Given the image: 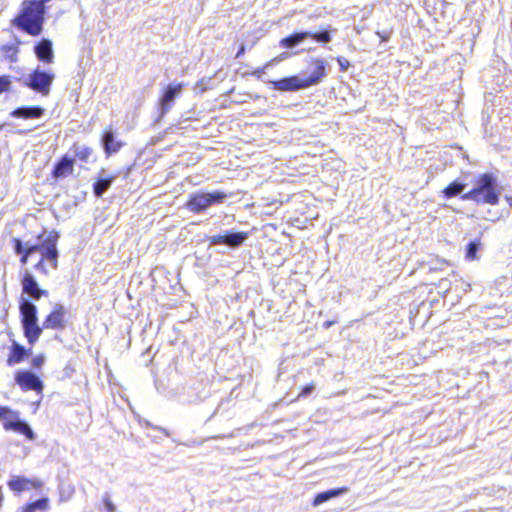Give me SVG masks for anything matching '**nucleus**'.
Segmentation results:
<instances>
[{
    "instance_id": "5",
    "label": "nucleus",
    "mask_w": 512,
    "mask_h": 512,
    "mask_svg": "<svg viewBox=\"0 0 512 512\" xmlns=\"http://www.w3.org/2000/svg\"><path fill=\"white\" fill-rule=\"evenodd\" d=\"M227 197L228 194L222 191L193 194L187 202V207L189 210L199 213L212 205L223 203Z\"/></svg>"
},
{
    "instance_id": "31",
    "label": "nucleus",
    "mask_w": 512,
    "mask_h": 512,
    "mask_svg": "<svg viewBox=\"0 0 512 512\" xmlns=\"http://www.w3.org/2000/svg\"><path fill=\"white\" fill-rule=\"evenodd\" d=\"M103 502L107 512H116V506L111 502L107 494L104 496Z\"/></svg>"
},
{
    "instance_id": "24",
    "label": "nucleus",
    "mask_w": 512,
    "mask_h": 512,
    "mask_svg": "<svg viewBox=\"0 0 512 512\" xmlns=\"http://www.w3.org/2000/svg\"><path fill=\"white\" fill-rule=\"evenodd\" d=\"M465 187L466 185L464 183L457 180L453 181L443 190L444 197L449 199L458 196L463 193Z\"/></svg>"
},
{
    "instance_id": "12",
    "label": "nucleus",
    "mask_w": 512,
    "mask_h": 512,
    "mask_svg": "<svg viewBox=\"0 0 512 512\" xmlns=\"http://www.w3.org/2000/svg\"><path fill=\"white\" fill-rule=\"evenodd\" d=\"M273 86L278 91H297L307 88L304 77L297 75L274 81Z\"/></svg>"
},
{
    "instance_id": "27",
    "label": "nucleus",
    "mask_w": 512,
    "mask_h": 512,
    "mask_svg": "<svg viewBox=\"0 0 512 512\" xmlns=\"http://www.w3.org/2000/svg\"><path fill=\"white\" fill-rule=\"evenodd\" d=\"M48 266L50 267V265L47 262V258L44 257L43 255H40V259L34 265V268L39 273H41V274H43L45 276H48L49 275V270L47 268Z\"/></svg>"
},
{
    "instance_id": "32",
    "label": "nucleus",
    "mask_w": 512,
    "mask_h": 512,
    "mask_svg": "<svg viewBox=\"0 0 512 512\" xmlns=\"http://www.w3.org/2000/svg\"><path fill=\"white\" fill-rule=\"evenodd\" d=\"M45 362V358L42 355H38L32 359V365L35 368H40Z\"/></svg>"
},
{
    "instance_id": "33",
    "label": "nucleus",
    "mask_w": 512,
    "mask_h": 512,
    "mask_svg": "<svg viewBox=\"0 0 512 512\" xmlns=\"http://www.w3.org/2000/svg\"><path fill=\"white\" fill-rule=\"evenodd\" d=\"M314 389H315V386L313 384H309L302 389L299 396L307 397L314 391Z\"/></svg>"
},
{
    "instance_id": "40",
    "label": "nucleus",
    "mask_w": 512,
    "mask_h": 512,
    "mask_svg": "<svg viewBox=\"0 0 512 512\" xmlns=\"http://www.w3.org/2000/svg\"><path fill=\"white\" fill-rule=\"evenodd\" d=\"M242 53H244V47L242 46L237 53V57H239Z\"/></svg>"
},
{
    "instance_id": "29",
    "label": "nucleus",
    "mask_w": 512,
    "mask_h": 512,
    "mask_svg": "<svg viewBox=\"0 0 512 512\" xmlns=\"http://www.w3.org/2000/svg\"><path fill=\"white\" fill-rule=\"evenodd\" d=\"M34 507L39 511H47L49 508V500L48 498H41L37 501L32 502Z\"/></svg>"
},
{
    "instance_id": "18",
    "label": "nucleus",
    "mask_w": 512,
    "mask_h": 512,
    "mask_svg": "<svg viewBox=\"0 0 512 512\" xmlns=\"http://www.w3.org/2000/svg\"><path fill=\"white\" fill-rule=\"evenodd\" d=\"M30 353L31 350H27L20 344L13 342L7 359V364L9 366H14L22 362L25 358H27L30 355Z\"/></svg>"
},
{
    "instance_id": "13",
    "label": "nucleus",
    "mask_w": 512,
    "mask_h": 512,
    "mask_svg": "<svg viewBox=\"0 0 512 512\" xmlns=\"http://www.w3.org/2000/svg\"><path fill=\"white\" fill-rule=\"evenodd\" d=\"M34 53L37 59L46 64L54 62V51L52 42L49 39L43 38L34 46Z\"/></svg>"
},
{
    "instance_id": "20",
    "label": "nucleus",
    "mask_w": 512,
    "mask_h": 512,
    "mask_svg": "<svg viewBox=\"0 0 512 512\" xmlns=\"http://www.w3.org/2000/svg\"><path fill=\"white\" fill-rule=\"evenodd\" d=\"M73 159L64 156L54 167L53 176L55 178H63L73 172Z\"/></svg>"
},
{
    "instance_id": "16",
    "label": "nucleus",
    "mask_w": 512,
    "mask_h": 512,
    "mask_svg": "<svg viewBox=\"0 0 512 512\" xmlns=\"http://www.w3.org/2000/svg\"><path fill=\"white\" fill-rule=\"evenodd\" d=\"M64 307L60 304L55 305L54 310L47 316L44 321L45 328H63L64 323Z\"/></svg>"
},
{
    "instance_id": "17",
    "label": "nucleus",
    "mask_w": 512,
    "mask_h": 512,
    "mask_svg": "<svg viewBox=\"0 0 512 512\" xmlns=\"http://www.w3.org/2000/svg\"><path fill=\"white\" fill-rule=\"evenodd\" d=\"M4 428L6 430H13L18 433L25 435L29 440L35 439V434L29 424L20 419L10 420L4 423Z\"/></svg>"
},
{
    "instance_id": "21",
    "label": "nucleus",
    "mask_w": 512,
    "mask_h": 512,
    "mask_svg": "<svg viewBox=\"0 0 512 512\" xmlns=\"http://www.w3.org/2000/svg\"><path fill=\"white\" fill-rule=\"evenodd\" d=\"M311 35V32L305 31V32H296L293 33L280 41V46L283 48L291 49L296 47L298 44L302 43L304 40L309 38Z\"/></svg>"
},
{
    "instance_id": "30",
    "label": "nucleus",
    "mask_w": 512,
    "mask_h": 512,
    "mask_svg": "<svg viewBox=\"0 0 512 512\" xmlns=\"http://www.w3.org/2000/svg\"><path fill=\"white\" fill-rule=\"evenodd\" d=\"M11 85V81L8 76H0V94L8 91Z\"/></svg>"
},
{
    "instance_id": "8",
    "label": "nucleus",
    "mask_w": 512,
    "mask_h": 512,
    "mask_svg": "<svg viewBox=\"0 0 512 512\" xmlns=\"http://www.w3.org/2000/svg\"><path fill=\"white\" fill-rule=\"evenodd\" d=\"M248 238L245 232L227 231L225 234L213 235L208 238L211 245L224 244L231 248H237Z\"/></svg>"
},
{
    "instance_id": "19",
    "label": "nucleus",
    "mask_w": 512,
    "mask_h": 512,
    "mask_svg": "<svg viewBox=\"0 0 512 512\" xmlns=\"http://www.w3.org/2000/svg\"><path fill=\"white\" fill-rule=\"evenodd\" d=\"M348 490L349 489L347 487H340V488H335V489L327 490L324 492H320L315 496V498L313 500V506L314 507L319 506L320 504L327 502L330 499L344 495L348 492Z\"/></svg>"
},
{
    "instance_id": "28",
    "label": "nucleus",
    "mask_w": 512,
    "mask_h": 512,
    "mask_svg": "<svg viewBox=\"0 0 512 512\" xmlns=\"http://www.w3.org/2000/svg\"><path fill=\"white\" fill-rule=\"evenodd\" d=\"M309 38H313L314 40H316L317 42H320V43H328L331 41V35L328 30H324V31L316 32V33L311 32V35Z\"/></svg>"
},
{
    "instance_id": "36",
    "label": "nucleus",
    "mask_w": 512,
    "mask_h": 512,
    "mask_svg": "<svg viewBox=\"0 0 512 512\" xmlns=\"http://www.w3.org/2000/svg\"><path fill=\"white\" fill-rule=\"evenodd\" d=\"M338 63L343 70H346L347 67L349 66V61L342 57L338 58Z\"/></svg>"
},
{
    "instance_id": "26",
    "label": "nucleus",
    "mask_w": 512,
    "mask_h": 512,
    "mask_svg": "<svg viewBox=\"0 0 512 512\" xmlns=\"http://www.w3.org/2000/svg\"><path fill=\"white\" fill-rule=\"evenodd\" d=\"M480 240H473L471 242L468 243L467 245V248H466V258L468 260H475L477 259V252L480 248Z\"/></svg>"
},
{
    "instance_id": "35",
    "label": "nucleus",
    "mask_w": 512,
    "mask_h": 512,
    "mask_svg": "<svg viewBox=\"0 0 512 512\" xmlns=\"http://www.w3.org/2000/svg\"><path fill=\"white\" fill-rule=\"evenodd\" d=\"M377 35L381 38L382 41H387V40H389V38L391 36V32L390 31L377 32Z\"/></svg>"
},
{
    "instance_id": "3",
    "label": "nucleus",
    "mask_w": 512,
    "mask_h": 512,
    "mask_svg": "<svg viewBox=\"0 0 512 512\" xmlns=\"http://www.w3.org/2000/svg\"><path fill=\"white\" fill-rule=\"evenodd\" d=\"M59 239V234L55 231H51L47 234V236L43 239L42 245L39 247H30V250L21 254L20 262L25 265L28 262L29 257H31L34 253H39L47 258V262L50 265V268L56 270L58 268V257L59 252L57 250V242Z\"/></svg>"
},
{
    "instance_id": "15",
    "label": "nucleus",
    "mask_w": 512,
    "mask_h": 512,
    "mask_svg": "<svg viewBox=\"0 0 512 512\" xmlns=\"http://www.w3.org/2000/svg\"><path fill=\"white\" fill-rule=\"evenodd\" d=\"M117 175H110L104 169L99 173L96 182L93 185V191L96 197H101L111 186Z\"/></svg>"
},
{
    "instance_id": "2",
    "label": "nucleus",
    "mask_w": 512,
    "mask_h": 512,
    "mask_svg": "<svg viewBox=\"0 0 512 512\" xmlns=\"http://www.w3.org/2000/svg\"><path fill=\"white\" fill-rule=\"evenodd\" d=\"M19 311L24 335L30 344H34L42 333V328L37 323V307L28 298L22 296Z\"/></svg>"
},
{
    "instance_id": "9",
    "label": "nucleus",
    "mask_w": 512,
    "mask_h": 512,
    "mask_svg": "<svg viewBox=\"0 0 512 512\" xmlns=\"http://www.w3.org/2000/svg\"><path fill=\"white\" fill-rule=\"evenodd\" d=\"M15 381L24 391L40 392L43 389L42 381L31 371H18L15 375Z\"/></svg>"
},
{
    "instance_id": "34",
    "label": "nucleus",
    "mask_w": 512,
    "mask_h": 512,
    "mask_svg": "<svg viewBox=\"0 0 512 512\" xmlns=\"http://www.w3.org/2000/svg\"><path fill=\"white\" fill-rule=\"evenodd\" d=\"M10 413L12 412L9 408L0 406V419H6L7 415Z\"/></svg>"
},
{
    "instance_id": "4",
    "label": "nucleus",
    "mask_w": 512,
    "mask_h": 512,
    "mask_svg": "<svg viewBox=\"0 0 512 512\" xmlns=\"http://www.w3.org/2000/svg\"><path fill=\"white\" fill-rule=\"evenodd\" d=\"M55 78V74L48 70H41L37 67L32 73L23 78V84L30 89L47 96Z\"/></svg>"
},
{
    "instance_id": "7",
    "label": "nucleus",
    "mask_w": 512,
    "mask_h": 512,
    "mask_svg": "<svg viewBox=\"0 0 512 512\" xmlns=\"http://www.w3.org/2000/svg\"><path fill=\"white\" fill-rule=\"evenodd\" d=\"M182 89V83H172L164 89L163 94L158 102L157 109L159 111V116L157 121L171 109L175 99L181 94Z\"/></svg>"
},
{
    "instance_id": "1",
    "label": "nucleus",
    "mask_w": 512,
    "mask_h": 512,
    "mask_svg": "<svg viewBox=\"0 0 512 512\" xmlns=\"http://www.w3.org/2000/svg\"><path fill=\"white\" fill-rule=\"evenodd\" d=\"M496 179L491 174L482 175L476 182L475 187L462 194L463 200H473L477 204L495 205L499 201V193L496 191Z\"/></svg>"
},
{
    "instance_id": "10",
    "label": "nucleus",
    "mask_w": 512,
    "mask_h": 512,
    "mask_svg": "<svg viewBox=\"0 0 512 512\" xmlns=\"http://www.w3.org/2000/svg\"><path fill=\"white\" fill-rule=\"evenodd\" d=\"M101 142L107 156L117 153L126 144L115 130H105Z\"/></svg>"
},
{
    "instance_id": "11",
    "label": "nucleus",
    "mask_w": 512,
    "mask_h": 512,
    "mask_svg": "<svg viewBox=\"0 0 512 512\" xmlns=\"http://www.w3.org/2000/svg\"><path fill=\"white\" fill-rule=\"evenodd\" d=\"M42 485V481L36 478L29 479L21 476H11L10 480L8 481V487L10 488V490L16 493L28 491L33 488H41Z\"/></svg>"
},
{
    "instance_id": "25",
    "label": "nucleus",
    "mask_w": 512,
    "mask_h": 512,
    "mask_svg": "<svg viewBox=\"0 0 512 512\" xmlns=\"http://www.w3.org/2000/svg\"><path fill=\"white\" fill-rule=\"evenodd\" d=\"M92 155V150L85 145L74 146V156L83 162H88Z\"/></svg>"
},
{
    "instance_id": "38",
    "label": "nucleus",
    "mask_w": 512,
    "mask_h": 512,
    "mask_svg": "<svg viewBox=\"0 0 512 512\" xmlns=\"http://www.w3.org/2000/svg\"><path fill=\"white\" fill-rule=\"evenodd\" d=\"M287 57H289V53H288V52H283V53L279 56V60L286 59Z\"/></svg>"
},
{
    "instance_id": "6",
    "label": "nucleus",
    "mask_w": 512,
    "mask_h": 512,
    "mask_svg": "<svg viewBox=\"0 0 512 512\" xmlns=\"http://www.w3.org/2000/svg\"><path fill=\"white\" fill-rule=\"evenodd\" d=\"M21 286L23 294L35 301L43 296H48V291L40 288L36 278L29 269H25L22 273Z\"/></svg>"
},
{
    "instance_id": "23",
    "label": "nucleus",
    "mask_w": 512,
    "mask_h": 512,
    "mask_svg": "<svg viewBox=\"0 0 512 512\" xmlns=\"http://www.w3.org/2000/svg\"><path fill=\"white\" fill-rule=\"evenodd\" d=\"M46 236L47 235H45V234L39 235L37 238V243H34V244L30 243L29 241L24 243L22 240H20L18 238H13L12 241H13L14 252L17 255H21V254L25 253L26 251H28V249L30 250V247H39L40 245H42V241Z\"/></svg>"
},
{
    "instance_id": "14",
    "label": "nucleus",
    "mask_w": 512,
    "mask_h": 512,
    "mask_svg": "<svg viewBox=\"0 0 512 512\" xmlns=\"http://www.w3.org/2000/svg\"><path fill=\"white\" fill-rule=\"evenodd\" d=\"M313 71L308 77H304L307 88L319 84L326 76V63L317 59L313 62Z\"/></svg>"
},
{
    "instance_id": "39",
    "label": "nucleus",
    "mask_w": 512,
    "mask_h": 512,
    "mask_svg": "<svg viewBox=\"0 0 512 512\" xmlns=\"http://www.w3.org/2000/svg\"><path fill=\"white\" fill-rule=\"evenodd\" d=\"M155 429L163 432L166 436H169V433L168 431L165 429V428H162V427H155Z\"/></svg>"
},
{
    "instance_id": "22",
    "label": "nucleus",
    "mask_w": 512,
    "mask_h": 512,
    "mask_svg": "<svg viewBox=\"0 0 512 512\" xmlns=\"http://www.w3.org/2000/svg\"><path fill=\"white\" fill-rule=\"evenodd\" d=\"M44 110L38 106L20 107L13 111L12 115L25 119L39 118L43 115Z\"/></svg>"
},
{
    "instance_id": "37",
    "label": "nucleus",
    "mask_w": 512,
    "mask_h": 512,
    "mask_svg": "<svg viewBox=\"0 0 512 512\" xmlns=\"http://www.w3.org/2000/svg\"><path fill=\"white\" fill-rule=\"evenodd\" d=\"M37 509L34 507L32 503L27 504L26 506L22 507L21 512H36Z\"/></svg>"
}]
</instances>
